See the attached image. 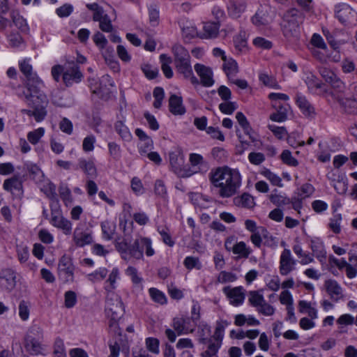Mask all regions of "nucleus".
<instances>
[{"mask_svg":"<svg viewBox=\"0 0 357 357\" xmlns=\"http://www.w3.org/2000/svg\"><path fill=\"white\" fill-rule=\"evenodd\" d=\"M20 72L25 76L26 81L22 91H43V82L40 79L36 73L33 71V67L29 63V59H25L19 61Z\"/></svg>","mask_w":357,"mask_h":357,"instance_id":"20e7f679","label":"nucleus"},{"mask_svg":"<svg viewBox=\"0 0 357 357\" xmlns=\"http://www.w3.org/2000/svg\"><path fill=\"white\" fill-rule=\"evenodd\" d=\"M232 252L234 254L238 255L243 258H248L251 253L250 249L247 248L246 244L243 241L234 244L232 247Z\"/></svg>","mask_w":357,"mask_h":357,"instance_id":"a18cd8bd","label":"nucleus"},{"mask_svg":"<svg viewBox=\"0 0 357 357\" xmlns=\"http://www.w3.org/2000/svg\"><path fill=\"white\" fill-rule=\"evenodd\" d=\"M224 294L229 298L230 303L234 306L242 305L245 300V289L243 287H225L222 289Z\"/></svg>","mask_w":357,"mask_h":357,"instance_id":"dca6fc26","label":"nucleus"},{"mask_svg":"<svg viewBox=\"0 0 357 357\" xmlns=\"http://www.w3.org/2000/svg\"><path fill=\"white\" fill-rule=\"evenodd\" d=\"M220 23L219 22H205L203 26L202 37L205 38H214L219 34Z\"/></svg>","mask_w":357,"mask_h":357,"instance_id":"473e14b6","label":"nucleus"},{"mask_svg":"<svg viewBox=\"0 0 357 357\" xmlns=\"http://www.w3.org/2000/svg\"><path fill=\"white\" fill-rule=\"evenodd\" d=\"M277 189L273 191V193L270 195L269 199L274 205L277 206H282L290 204V199L286 196L277 194Z\"/></svg>","mask_w":357,"mask_h":357,"instance_id":"c03bdc74","label":"nucleus"},{"mask_svg":"<svg viewBox=\"0 0 357 357\" xmlns=\"http://www.w3.org/2000/svg\"><path fill=\"white\" fill-rule=\"evenodd\" d=\"M41 190L45 194L47 197L51 201L50 208L52 205L53 208H59V199L56 192V185L52 183H49L44 185Z\"/></svg>","mask_w":357,"mask_h":357,"instance_id":"2f4dec72","label":"nucleus"},{"mask_svg":"<svg viewBox=\"0 0 357 357\" xmlns=\"http://www.w3.org/2000/svg\"><path fill=\"white\" fill-rule=\"evenodd\" d=\"M115 248L116 250L121 254V258L126 261H128V250L130 244L126 239H121L118 238L115 240Z\"/></svg>","mask_w":357,"mask_h":357,"instance_id":"79ce46f5","label":"nucleus"},{"mask_svg":"<svg viewBox=\"0 0 357 357\" xmlns=\"http://www.w3.org/2000/svg\"><path fill=\"white\" fill-rule=\"evenodd\" d=\"M78 168L80 169L89 178L94 179L98 176L97 169L93 160L79 158L78 160Z\"/></svg>","mask_w":357,"mask_h":357,"instance_id":"cd10ccee","label":"nucleus"},{"mask_svg":"<svg viewBox=\"0 0 357 357\" xmlns=\"http://www.w3.org/2000/svg\"><path fill=\"white\" fill-rule=\"evenodd\" d=\"M99 28L103 32L112 33L113 31L112 20L107 14L99 22Z\"/></svg>","mask_w":357,"mask_h":357,"instance_id":"338daca9","label":"nucleus"},{"mask_svg":"<svg viewBox=\"0 0 357 357\" xmlns=\"http://www.w3.org/2000/svg\"><path fill=\"white\" fill-rule=\"evenodd\" d=\"M234 44L236 50L238 52H243L247 49V40L241 33L234 38Z\"/></svg>","mask_w":357,"mask_h":357,"instance_id":"052dcab7","label":"nucleus"},{"mask_svg":"<svg viewBox=\"0 0 357 357\" xmlns=\"http://www.w3.org/2000/svg\"><path fill=\"white\" fill-rule=\"evenodd\" d=\"M229 322L227 320H220L216 322V327L213 335V339L215 342H222L224 337L225 328L229 325Z\"/></svg>","mask_w":357,"mask_h":357,"instance_id":"37998d69","label":"nucleus"},{"mask_svg":"<svg viewBox=\"0 0 357 357\" xmlns=\"http://www.w3.org/2000/svg\"><path fill=\"white\" fill-rule=\"evenodd\" d=\"M169 112L176 116H182L186 112L181 96L172 94L169 98Z\"/></svg>","mask_w":357,"mask_h":357,"instance_id":"bb28decb","label":"nucleus"},{"mask_svg":"<svg viewBox=\"0 0 357 357\" xmlns=\"http://www.w3.org/2000/svg\"><path fill=\"white\" fill-rule=\"evenodd\" d=\"M268 128L278 139H282L288 135L287 129L283 126L268 125Z\"/></svg>","mask_w":357,"mask_h":357,"instance_id":"e2e57ef3","label":"nucleus"},{"mask_svg":"<svg viewBox=\"0 0 357 357\" xmlns=\"http://www.w3.org/2000/svg\"><path fill=\"white\" fill-rule=\"evenodd\" d=\"M3 188L8 192H11L18 197L23 195V185L22 181L18 176H13L11 178H7L4 181Z\"/></svg>","mask_w":357,"mask_h":357,"instance_id":"4be33fe9","label":"nucleus"},{"mask_svg":"<svg viewBox=\"0 0 357 357\" xmlns=\"http://www.w3.org/2000/svg\"><path fill=\"white\" fill-rule=\"evenodd\" d=\"M208 176L210 183L218 189V194L222 198L233 197L241 185L239 172L227 166L212 169Z\"/></svg>","mask_w":357,"mask_h":357,"instance_id":"f257e3e1","label":"nucleus"},{"mask_svg":"<svg viewBox=\"0 0 357 357\" xmlns=\"http://www.w3.org/2000/svg\"><path fill=\"white\" fill-rule=\"evenodd\" d=\"M281 29L284 38L290 43H296L300 38V25L281 22Z\"/></svg>","mask_w":357,"mask_h":357,"instance_id":"b1692460","label":"nucleus"},{"mask_svg":"<svg viewBox=\"0 0 357 357\" xmlns=\"http://www.w3.org/2000/svg\"><path fill=\"white\" fill-rule=\"evenodd\" d=\"M319 73L325 82L328 83L333 89L337 91H342L344 89V82L331 69L321 67L319 69Z\"/></svg>","mask_w":357,"mask_h":357,"instance_id":"a211bd4d","label":"nucleus"},{"mask_svg":"<svg viewBox=\"0 0 357 357\" xmlns=\"http://www.w3.org/2000/svg\"><path fill=\"white\" fill-rule=\"evenodd\" d=\"M54 357H67L63 340L61 337H56L54 343Z\"/></svg>","mask_w":357,"mask_h":357,"instance_id":"09e8293b","label":"nucleus"},{"mask_svg":"<svg viewBox=\"0 0 357 357\" xmlns=\"http://www.w3.org/2000/svg\"><path fill=\"white\" fill-rule=\"evenodd\" d=\"M246 6V2L244 0H229L227 3L228 15L232 18H238L245 10Z\"/></svg>","mask_w":357,"mask_h":357,"instance_id":"a878e982","label":"nucleus"},{"mask_svg":"<svg viewBox=\"0 0 357 357\" xmlns=\"http://www.w3.org/2000/svg\"><path fill=\"white\" fill-rule=\"evenodd\" d=\"M59 195L65 205L68 206L73 202V197L70 190L65 185H61L59 188Z\"/></svg>","mask_w":357,"mask_h":357,"instance_id":"603ef678","label":"nucleus"},{"mask_svg":"<svg viewBox=\"0 0 357 357\" xmlns=\"http://www.w3.org/2000/svg\"><path fill=\"white\" fill-rule=\"evenodd\" d=\"M169 160L172 170L178 177L188 178L196 172L185 165L183 151L178 148H175L169 153Z\"/></svg>","mask_w":357,"mask_h":357,"instance_id":"423d86ee","label":"nucleus"},{"mask_svg":"<svg viewBox=\"0 0 357 357\" xmlns=\"http://www.w3.org/2000/svg\"><path fill=\"white\" fill-rule=\"evenodd\" d=\"M105 312L110 318L109 326L114 329L118 326V321L124 314V305L121 298L115 293H110L106 296Z\"/></svg>","mask_w":357,"mask_h":357,"instance_id":"7ed1b4c3","label":"nucleus"},{"mask_svg":"<svg viewBox=\"0 0 357 357\" xmlns=\"http://www.w3.org/2000/svg\"><path fill=\"white\" fill-rule=\"evenodd\" d=\"M324 287L333 301L337 303L343 298L342 288L336 280H326L324 282Z\"/></svg>","mask_w":357,"mask_h":357,"instance_id":"5701e85b","label":"nucleus"},{"mask_svg":"<svg viewBox=\"0 0 357 357\" xmlns=\"http://www.w3.org/2000/svg\"><path fill=\"white\" fill-rule=\"evenodd\" d=\"M43 338V332L40 327L36 325L31 327L24 340V346L26 351L32 356L42 354L41 340Z\"/></svg>","mask_w":357,"mask_h":357,"instance_id":"39448f33","label":"nucleus"},{"mask_svg":"<svg viewBox=\"0 0 357 357\" xmlns=\"http://www.w3.org/2000/svg\"><path fill=\"white\" fill-rule=\"evenodd\" d=\"M140 245H146L145 254L147 257H151L155 254V250L152 248V241L151 238L146 237H140L135 240L134 243L129 245L128 260L132 257L136 259H143L142 252L139 250Z\"/></svg>","mask_w":357,"mask_h":357,"instance_id":"9d476101","label":"nucleus"},{"mask_svg":"<svg viewBox=\"0 0 357 357\" xmlns=\"http://www.w3.org/2000/svg\"><path fill=\"white\" fill-rule=\"evenodd\" d=\"M335 17L344 26L352 27L357 24V12L347 3L335 6Z\"/></svg>","mask_w":357,"mask_h":357,"instance_id":"6e6552de","label":"nucleus"},{"mask_svg":"<svg viewBox=\"0 0 357 357\" xmlns=\"http://www.w3.org/2000/svg\"><path fill=\"white\" fill-rule=\"evenodd\" d=\"M287 143L293 148L303 146L305 142L300 139V135L298 132H291L287 136Z\"/></svg>","mask_w":357,"mask_h":357,"instance_id":"6e6d98bb","label":"nucleus"},{"mask_svg":"<svg viewBox=\"0 0 357 357\" xmlns=\"http://www.w3.org/2000/svg\"><path fill=\"white\" fill-rule=\"evenodd\" d=\"M296 260L293 259L289 249H284L280 257V273L282 275H287L295 269Z\"/></svg>","mask_w":357,"mask_h":357,"instance_id":"f3484780","label":"nucleus"},{"mask_svg":"<svg viewBox=\"0 0 357 357\" xmlns=\"http://www.w3.org/2000/svg\"><path fill=\"white\" fill-rule=\"evenodd\" d=\"M342 215L340 213H335L330 219L328 227L335 234H339L341 231Z\"/></svg>","mask_w":357,"mask_h":357,"instance_id":"3c124183","label":"nucleus"},{"mask_svg":"<svg viewBox=\"0 0 357 357\" xmlns=\"http://www.w3.org/2000/svg\"><path fill=\"white\" fill-rule=\"evenodd\" d=\"M20 91L17 96L21 98L29 107L33 109H23L21 110L22 114L29 116H33L37 122L43 121L46 115V108L48 105L49 100L47 95L44 91Z\"/></svg>","mask_w":357,"mask_h":357,"instance_id":"f03ea898","label":"nucleus"},{"mask_svg":"<svg viewBox=\"0 0 357 357\" xmlns=\"http://www.w3.org/2000/svg\"><path fill=\"white\" fill-rule=\"evenodd\" d=\"M295 100L296 105L305 117L309 119H314L315 118L317 115L315 108L304 95L297 93Z\"/></svg>","mask_w":357,"mask_h":357,"instance_id":"2eb2a0df","label":"nucleus"},{"mask_svg":"<svg viewBox=\"0 0 357 357\" xmlns=\"http://www.w3.org/2000/svg\"><path fill=\"white\" fill-rule=\"evenodd\" d=\"M280 157L282 162L286 165L292 167L298 165V160L292 156L291 153L289 150H284Z\"/></svg>","mask_w":357,"mask_h":357,"instance_id":"680f3d73","label":"nucleus"},{"mask_svg":"<svg viewBox=\"0 0 357 357\" xmlns=\"http://www.w3.org/2000/svg\"><path fill=\"white\" fill-rule=\"evenodd\" d=\"M304 82L308 91L312 93H316L318 89H321L324 86V84L311 73L306 75Z\"/></svg>","mask_w":357,"mask_h":357,"instance_id":"7c9ffc66","label":"nucleus"},{"mask_svg":"<svg viewBox=\"0 0 357 357\" xmlns=\"http://www.w3.org/2000/svg\"><path fill=\"white\" fill-rule=\"evenodd\" d=\"M274 107L277 108V111L270 116V119L275 122H283L287 119V105H282L280 103L275 102L273 104Z\"/></svg>","mask_w":357,"mask_h":357,"instance_id":"c9c22d12","label":"nucleus"},{"mask_svg":"<svg viewBox=\"0 0 357 357\" xmlns=\"http://www.w3.org/2000/svg\"><path fill=\"white\" fill-rule=\"evenodd\" d=\"M183 265L189 271L193 268L200 270L202 268L199 259L192 256L186 257L183 261Z\"/></svg>","mask_w":357,"mask_h":357,"instance_id":"8fccbe9b","label":"nucleus"},{"mask_svg":"<svg viewBox=\"0 0 357 357\" xmlns=\"http://www.w3.org/2000/svg\"><path fill=\"white\" fill-rule=\"evenodd\" d=\"M83 77L84 75L80 70L79 64L74 61L66 63V70L62 77L63 82L66 86L70 87L74 84L79 83Z\"/></svg>","mask_w":357,"mask_h":357,"instance_id":"f8f14e48","label":"nucleus"},{"mask_svg":"<svg viewBox=\"0 0 357 357\" xmlns=\"http://www.w3.org/2000/svg\"><path fill=\"white\" fill-rule=\"evenodd\" d=\"M248 302L259 314L264 316H271L275 313V308L266 301L259 291H249Z\"/></svg>","mask_w":357,"mask_h":357,"instance_id":"1a4fd4ad","label":"nucleus"},{"mask_svg":"<svg viewBox=\"0 0 357 357\" xmlns=\"http://www.w3.org/2000/svg\"><path fill=\"white\" fill-rule=\"evenodd\" d=\"M160 60L161 62V69L167 79H170L173 77V71L170 66L172 62V59L170 56L162 54L160 56Z\"/></svg>","mask_w":357,"mask_h":357,"instance_id":"ea45409f","label":"nucleus"},{"mask_svg":"<svg viewBox=\"0 0 357 357\" xmlns=\"http://www.w3.org/2000/svg\"><path fill=\"white\" fill-rule=\"evenodd\" d=\"M234 202L237 206L247 208H252L255 205L253 197L246 192L243 193L241 196L236 197L234 199Z\"/></svg>","mask_w":357,"mask_h":357,"instance_id":"e433bc0d","label":"nucleus"},{"mask_svg":"<svg viewBox=\"0 0 357 357\" xmlns=\"http://www.w3.org/2000/svg\"><path fill=\"white\" fill-rule=\"evenodd\" d=\"M96 137L93 135L86 136L82 142V149L84 152H91L94 149V144L96 143Z\"/></svg>","mask_w":357,"mask_h":357,"instance_id":"69168bd1","label":"nucleus"},{"mask_svg":"<svg viewBox=\"0 0 357 357\" xmlns=\"http://www.w3.org/2000/svg\"><path fill=\"white\" fill-rule=\"evenodd\" d=\"M119 278V271L118 268H114L109 275L107 280L105 281L104 289L107 294L114 293L116 288V280Z\"/></svg>","mask_w":357,"mask_h":357,"instance_id":"f704fd0d","label":"nucleus"},{"mask_svg":"<svg viewBox=\"0 0 357 357\" xmlns=\"http://www.w3.org/2000/svg\"><path fill=\"white\" fill-rule=\"evenodd\" d=\"M339 103L342 112L348 115H357V100L353 97H338Z\"/></svg>","mask_w":357,"mask_h":357,"instance_id":"393cba45","label":"nucleus"},{"mask_svg":"<svg viewBox=\"0 0 357 357\" xmlns=\"http://www.w3.org/2000/svg\"><path fill=\"white\" fill-rule=\"evenodd\" d=\"M154 192L157 196L161 198H165L167 197V188L162 180L158 179L155 181L154 185Z\"/></svg>","mask_w":357,"mask_h":357,"instance_id":"0e129e2a","label":"nucleus"},{"mask_svg":"<svg viewBox=\"0 0 357 357\" xmlns=\"http://www.w3.org/2000/svg\"><path fill=\"white\" fill-rule=\"evenodd\" d=\"M222 69L227 75L228 79H231V77L235 76L238 73L237 63L232 59H225L222 65Z\"/></svg>","mask_w":357,"mask_h":357,"instance_id":"58836bf2","label":"nucleus"},{"mask_svg":"<svg viewBox=\"0 0 357 357\" xmlns=\"http://www.w3.org/2000/svg\"><path fill=\"white\" fill-rule=\"evenodd\" d=\"M73 241L77 247L83 248L93 243V236L91 231L77 227L73 232Z\"/></svg>","mask_w":357,"mask_h":357,"instance_id":"412c9836","label":"nucleus"},{"mask_svg":"<svg viewBox=\"0 0 357 357\" xmlns=\"http://www.w3.org/2000/svg\"><path fill=\"white\" fill-rule=\"evenodd\" d=\"M157 231L162 237V241L165 244L169 247H173L175 242L172 240L169 233V229L166 226H158Z\"/></svg>","mask_w":357,"mask_h":357,"instance_id":"de8ad7c7","label":"nucleus"},{"mask_svg":"<svg viewBox=\"0 0 357 357\" xmlns=\"http://www.w3.org/2000/svg\"><path fill=\"white\" fill-rule=\"evenodd\" d=\"M195 70L200 77V83L205 87H210L213 85V73L211 68L201 63H196L194 66Z\"/></svg>","mask_w":357,"mask_h":357,"instance_id":"aec40b11","label":"nucleus"},{"mask_svg":"<svg viewBox=\"0 0 357 357\" xmlns=\"http://www.w3.org/2000/svg\"><path fill=\"white\" fill-rule=\"evenodd\" d=\"M114 129L123 140L128 142L132 139V135L128 128L122 121H117L115 123Z\"/></svg>","mask_w":357,"mask_h":357,"instance_id":"a19ab883","label":"nucleus"},{"mask_svg":"<svg viewBox=\"0 0 357 357\" xmlns=\"http://www.w3.org/2000/svg\"><path fill=\"white\" fill-rule=\"evenodd\" d=\"M303 14L298 9L292 8L289 9L284 13L282 22H289V24L294 23L300 25V24L303 22Z\"/></svg>","mask_w":357,"mask_h":357,"instance_id":"c85d7f7f","label":"nucleus"},{"mask_svg":"<svg viewBox=\"0 0 357 357\" xmlns=\"http://www.w3.org/2000/svg\"><path fill=\"white\" fill-rule=\"evenodd\" d=\"M16 272L11 268H4L0 273V287L6 291H12L16 286Z\"/></svg>","mask_w":357,"mask_h":357,"instance_id":"6ab92c4d","label":"nucleus"},{"mask_svg":"<svg viewBox=\"0 0 357 357\" xmlns=\"http://www.w3.org/2000/svg\"><path fill=\"white\" fill-rule=\"evenodd\" d=\"M58 277L63 283L72 282L74 280L75 266L72 258L67 255H63L58 264Z\"/></svg>","mask_w":357,"mask_h":357,"instance_id":"9b49d317","label":"nucleus"},{"mask_svg":"<svg viewBox=\"0 0 357 357\" xmlns=\"http://www.w3.org/2000/svg\"><path fill=\"white\" fill-rule=\"evenodd\" d=\"M108 150L109 155L115 160H119L121 158V149L120 145L114 142L108 143Z\"/></svg>","mask_w":357,"mask_h":357,"instance_id":"4d7b16f0","label":"nucleus"},{"mask_svg":"<svg viewBox=\"0 0 357 357\" xmlns=\"http://www.w3.org/2000/svg\"><path fill=\"white\" fill-rule=\"evenodd\" d=\"M310 248L314 256L320 262H323L326 259V250L324 243L319 239H312L310 241Z\"/></svg>","mask_w":357,"mask_h":357,"instance_id":"c756f323","label":"nucleus"},{"mask_svg":"<svg viewBox=\"0 0 357 357\" xmlns=\"http://www.w3.org/2000/svg\"><path fill=\"white\" fill-rule=\"evenodd\" d=\"M51 213V224L54 227L62 229L66 235H70L72 232V223L70 221L63 217L59 208H53V205H52Z\"/></svg>","mask_w":357,"mask_h":357,"instance_id":"4468645a","label":"nucleus"},{"mask_svg":"<svg viewBox=\"0 0 357 357\" xmlns=\"http://www.w3.org/2000/svg\"><path fill=\"white\" fill-rule=\"evenodd\" d=\"M236 119L238 123V124L241 126L242 129L244 131V133L249 136L250 139L255 142L256 140L255 137L252 135L253 134V130L248 121L246 116L241 112H238L236 114Z\"/></svg>","mask_w":357,"mask_h":357,"instance_id":"72a5a7b5","label":"nucleus"},{"mask_svg":"<svg viewBox=\"0 0 357 357\" xmlns=\"http://www.w3.org/2000/svg\"><path fill=\"white\" fill-rule=\"evenodd\" d=\"M127 275L130 276L132 282L135 285H142L143 278L138 275V272L136 268L133 266H128L126 271Z\"/></svg>","mask_w":357,"mask_h":357,"instance_id":"bf43d9fd","label":"nucleus"},{"mask_svg":"<svg viewBox=\"0 0 357 357\" xmlns=\"http://www.w3.org/2000/svg\"><path fill=\"white\" fill-rule=\"evenodd\" d=\"M172 52L176 71L183 76H190L192 68L188 51L181 45H175L172 47Z\"/></svg>","mask_w":357,"mask_h":357,"instance_id":"0eeeda50","label":"nucleus"},{"mask_svg":"<svg viewBox=\"0 0 357 357\" xmlns=\"http://www.w3.org/2000/svg\"><path fill=\"white\" fill-rule=\"evenodd\" d=\"M145 344L146 349L154 354H158L160 352L159 345L160 341L155 337H147L145 340Z\"/></svg>","mask_w":357,"mask_h":357,"instance_id":"864d4df0","label":"nucleus"},{"mask_svg":"<svg viewBox=\"0 0 357 357\" xmlns=\"http://www.w3.org/2000/svg\"><path fill=\"white\" fill-rule=\"evenodd\" d=\"M196 325L189 317H180L173 319L172 326L178 335L193 333Z\"/></svg>","mask_w":357,"mask_h":357,"instance_id":"ddd939ff","label":"nucleus"},{"mask_svg":"<svg viewBox=\"0 0 357 357\" xmlns=\"http://www.w3.org/2000/svg\"><path fill=\"white\" fill-rule=\"evenodd\" d=\"M29 302L22 300L19 305V316L23 321H26L29 317Z\"/></svg>","mask_w":357,"mask_h":357,"instance_id":"774afa93","label":"nucleus"},{"mask_svg":"<svg viewBox=\"0 0 357 357\" xmlns=\"http://www.w3.org/2000/svg\"><path fill=\"white\" fill-rule=\"evenodd\" d=\"M44 134L45 129L43 128H38L33 131L28 132L27 139L31 144L35 145L39 142Z\"/></svg>","mask_w":357,"mask_h":357,"instance_id":"5fc2aeb1","label":"nucleus"},{"mask_svg":"<svg viewBox=\"0 0 357 357\" xmlns=\"http://www.w3.org/2000/svg\"><path fill=\"white\" fill-rule=\"evenodd\" d=\"M103 238L107 241L112 240L116 231V223L109 220L102 221L100 224Z\"/></svg>","mask_w":357,"mask_h":357,"instance_id":"4c0bfd02","label":"nucleus"},{"mask_svg":"<svg viewBox=\"0 0 357 357\" xmlns=\"http://www.w3.org/2000/svg\"><path fill=\"white\" fill-rule=\"evenodd\" d=\"M153 95L155 98L153 107L156 109H159L162 105L165 97L164 89L162 87H155L153 90Z\"/></svg>","mask_w":357,"mask_h":357,"instance_id":"13d9d810","label":"nucleus"},{"mask_svg":"<svg viewBox=\"0 0 357 357\" xmlns=\"http://www.w3.org/2000/svg\"><path fill=\"white\" fill-rule=\"evenodd\" d=\"M149 293L151 299L160 305L167 303V297L165 294L159 289L151 287L149 289Z\"/></svg>","mask_w":357,"mask_h":357,"instance_id":"49530a36","label":"nucleus"}]
</instances>
